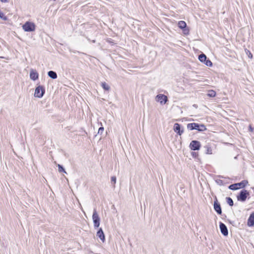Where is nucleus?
<instances>
[{
  "mask_svg": "<svg viewBox=\"0 0 254 254\" xmlns=\"http://www.w3.org/2000/svg\"><path fill=\"white\" fill-rule=\"evenodd\" d=\"M155 100L161 105H164L168 101V98L164 94H158L156 96Z\"/></svg>",
  "mask_w": 254,
  "mask_h": 254,
  "instance_id": "nucleus-5",
  "label": "nucleus"
},
{
  "mask_svg": "<svg viewBox=\"0 0 254 254\" xmlns=\"http://www.w3.org/2000/svg\"><path fill=\"white\" fill-rule=\"evenodd\" d=\"M45 93L44 87L42 86H38L36 89L34 93V96L36 97L41 98Z\"/></svg>",
  "mask_w": 254,
  "mask_h": 254,
  "instance_id": "nucleus-4",
  "label": "nucleus"
},
{
  "mask_svg": "<svg viewBox=\"0 0 254 254\" xmlns=\"http://www.w3.org/2000/svg\"><path fill=\"white\" fill-rule=\"evenodd\" d=\"M205 148L206 149V153L208 154H212V151L211 147H210L209 146L206 145L205 146Z\"/></svg>",
  "mask_w": 254,
  "mask_h": 254,
  "instance_id": "nucleus-22",
  "label": "nucleus"
},
{
  "mask_svg": "<svg viewBox=\"0 0 254 254\" xmlns=\"http://www.w3.org/2000/svg\"><path fill=\"white\" fill-rule=\"evenodd\" d=\"M249 195V192L245 190H243L241 191L239 195L237 196V199L241 201H245L247 197V196Z\"/></svg>",
  "mask_w": 254,
  "mask_h": 254,
  "instance_id": "nucleus-6",
  "label": "nucleus"
},
{
  "mask_svg": "<svg viewBox=\"0 0 254 254\" xmlns=\"http://www.w3.org/2000/svg\"><path fill=\"white\" fill-rule=\"evenodd\" d=\"M206 59V56L203 54L200 55L198 57L199 60L202 63H204Z\"/></svg>",
  "mask_w": 254,
  "mask_h": 254,
  "instance_id": "nucleus-17",
  "label": "nucleus"
},
{
  "mask_svg": "<svg viewBox=\"0 0 254 254\" xmlns=\"http://www.w3.org/2000/svg\"><path fill=\"white\" fill-rule=\"evenodd\" d=\"M48 75L52 79H56L57 78V74L56 72L51 70L48 72Z\"/></svg>",
  "mask_w": 254,
  "mask_h": 254,
  "instance_id": "nucleus-15",
  "label": "nucleus"
},
{
  "mask_svg": "<svg viewBox=\"0 0 254 254\" xmlns=\"http://www.w3.org/2000/svg\"><path fill=\"white\" fill-rule=\"evenodd\" d=\"M216 95V92L214 90H209L207 94V96L210 97H214Z\"/></svg>",
  "mask_w": 254,
  "mask_h": 254,
  "instance_id": "nucleus-19",
  "label": "nucleus"
},
{
  "mask_svg": "<svg viewBox=\"0 0 254 254\" xmlns=\"http://www.w3.org/2000/svg\"><path fill=\"white\" fill-rule=\"evenodd\" d=\"M39 74L34 69H31L30 72V77L33 80H36L38 78Z\"/></svg>",
  "mask_w": 254,
  "mask_h": 254,
  "instance_id": "nucleus-10",
  "label": "nucleus"
},
{
  "mask_svg": "<svg viewBox=\"0 0 254 254\" xmlns=\"http://www.w3.org/2000/svg\"><path fill=\"white\" fill-rule=\"evenodd\" d=\"M226 201H227V203L231 206H233L234 203H233V200H232V199L230 197H226Z\"/></svg>",
  "mask_w": 254,
  "mask_h": 254,
  "instance_id": "nucleus-20",
  "label": "nucleus"
},
{
  "mask_svg": "<svg viewBox=\"0 0 254 254\" xmlns=\"http://www.w3.org/2000/svg\"><path fill=\"white\" fill-rule=\"evenodd\" d=\"M214 209L218 214H221V207L220 204L218 202L216 197H215V201L214 202Z\"/></svg>",
  "mask_w": 254,
  "mask_h": 254,
  "instance_id": "nucleus-8",
  "label": "nucleus"
},
{
  "mask_svg": "<svg viewBox=\"0 0 254 254\" xmlns=\"http://www.w3.org/2000/svg\"><path fill=\"white\" fill-rule=\"evenodd\" d=\"M58 167H59V172H62V171H64V173H66V172L64 171V168L61 166L60 165H58Z\"/></svg>",
  "mask_w": 254,
  "mask_h": 254,
  "instance_id": "nucleus-26",
  "label": "nucleus"
},
{
  "mask_svg": "<svg viewBox=\"0 0 254 254\" xmlns=\"http://www.w3.org/2000/svg\"><path fill=\"white\" fill-rule=\"evenodd\" d=\"M0 17L2 19H3V20H7V17H6V16H5L4 15V14L2 12H0Z\"/></svg>",
  "mask_w": 254,
  "mask_h": 254,
  "instance_id": "nucleus-25",
  "label": "nucleus"
},
{
  "mask_svg": "<svg viewBox=\"0 0 254 254\" xmlns=\"http://www.w3.org/2000/svg\"><path fill=\"white\" fill-rule=\"evenodd\" d=\"M248 225L249 226H253L254 225V213H252L248 221Z\"/></svg>",
  "mask_w": 254,
  "mask_h": 254,
  "instance_id": "nucleus-14",
  "label": "nucleus"
},
{
  "mask_svg": "<svg viewBox=\"0 0 254 254\" xmlns=\"http://www.w3.org/2000/svg\"><path fill=\"white\" fill-rule=\"evenodd\" d=\"M101 86L105 90L109 91L110 89V86L106 82H102Z\"/></svg>",
  "mask_w": 254,
  "mask_h": 254,
  "instance_id": "nucleus-18",
  "label": "nucleus"
},
{
  "mask_svg": "<svg viewBox=\"0 0 254 254\" xmlns=\"http://www.w3.org/2000/svg\"><path fill=\"white\" fill-rule=\"evenodd\" d=\"M187 127L190 130L195 129V123L188 124L187 125Z\"/></svg>",
  "mask_w": 254,
  "mask_h": 254,
  "instance_id": "nucleus-21",
  "label": "nucleus"
},
{
  "mask_svg": "<svg viewBox=\"0 0 254 254\" xmlns=\"http://www.w3.org/2000/svg\"><path fill=\"white\" fill-rule=\"evenodd\" d=\"M0 1L2 2H7V0H0Z\"/></svg>",
  "mask_w": 254,
  "mask_h": 254,
  "instance_id": "nucleus-30",
  "label": "nucleus"
},
{
  "mask_svg": "<svg viewBox=\"0 0 254 254\" xmlns=\"http://www.w3.org/2000/svg\"><path fill=\"white\" fill-rule=\"evenodd\" d=\"M195 129L201 131L206 130V128L203 124L199 125L197 123H195Z\"/></svg>",
  "mask_w": 254,
  "mask_h": 254,
  "instance_id": "nucleus-13",
  "label": "nucleus"
},
{
  "mask_svg": "<svg viewBox=\"0 0 254 254\" xmlns=\"http://www.w3.org/2000/svg\"><path fill=\"white\" fill-rule=\"evenodd\" d=\"M249 129L251 131H253V128L251 126H250L249 127Z\"/></svg>",
  "mask_w": 254,
  "mask_h": 254,
  "instance_id": "nucleus-29",
  "label": "nucleus"
},
{
  "mask_svg": "<svg viewBox=\"0 0 254 254\" xmlns=\"http://www.w3.org/2000/svg\"><path fill=\"white\" fill-rule=\"evenodd\" d=\"M92 219L94 223V226L95 228H98L100 226V217L95 209H94Z\"/></svg>",
  "mask_w": 254,
  "mask_h": 254,
  "instance_id": "nucleus-3",
  "label": "nucleus"
},
{
  "mask_svg": "<svg viewBox=\"0 0 254 254\" xmlns=\"http://www.w3.org/2000/svg\"><path fill=\"white\" fill-rule=\"evenodd\" d=\"M183 31L185 34H188L189 33V30L186 28L183 29Z\"/></svg>",
  "mask_w": 254,
  "mask_h": 254,
  "instance_id": "nucleus-28",
  "label": "nucleus"
},
{
  "mask_svg": "<svg viewBox=\"0 0 254 254\" xmlns=\"http://www.w3.org/2000/svg\"><path fill=\"white\" fill-rule=\"evenodd\" d=\"M111 182L113 183V186L115 187V185L116 183V177L115 176H113L111 177Z\"/></svg>",
  "mask_w": 254,
  "mask_h": 254,
  "instance_id": "nucleus-24",
  "label": "nucleus"
},
{
  "mask_svg": "<svg viewBox=\"0 0 254 254\" xmlns=\"http://www.w3.org/2000/svg\"><path fill=\"white\" fill-rule=\"evenodd\" d=\"M220 229L221 233L224 236H226L228 235V232L227 228L224 223H221V222L220 223Z\"/></svg>",
  "mask_w": 254,
  "mask_h": 254,
  "instance_id": "nucleus-9",
  "label": "nucleus"
},
{
  "mask_svg": "<svg viewBox=\"0 0 254 254\" xmlns=\"http://www.w3.org/2000/svg\"><path fill=\"white\" fill-rule=\"evenodd\" d=\"M178 25L179 27L182 29H184L186 28L187 24L184 21H180L178 22Z\"/></svg>",
  "mask_w": 254,
  "mask_h": 254,
  "instance_id": "nucleus-16",
  "label": "nucleus"
},
{
  "mask_svg": "<svg viewBox=\"0 0 254 254\" xmlns=\"http://www.w3.org/2000/svg\"><path fill=\"white\" fill-rule=\"evenodd\" d=\"M97 236L100 238V239L103 242H104L105 241V235H104V232L102 230V229L101 228H100L99 230L98 231V232H97V234H96Z\"/></svg>",
  "mask_w": 254,
  "mask_h": 254,
  "instance_id": "nucleus-11",
  "label": "nucleus"
},
{
  "mask_svg": "<svg viewBox=\"0 0 254 254\" xmlns=\"http://www.w3.org/2000/svg\"><path fill=\"white\" fill-rule=\"evenodd\" d=\"M174 131L175 132H177L180 135H181L183 132V130H181L180 126L178 123H175L174 124Z\"/></svg>",
  "mask_w": 254,
  "mask_h": 254,
  "instance_id": "nucleus-12",
  "label": "nucleus"
},
{
  "mask_svg": "<svg viewBox=\"0 0 254 254\" xmlns=\"http://www.w3.org/2000/svg\"><path fill=\"white\" fill-rule=\"evenodd\" d=\"M248 184V182L246 180H244L239 183L230 185L229 186V189L232 190H236L240 188H244Z\"/></svg>",
  "mask_w": 254,
  "mask_h": 254,
  "instance_id": "nucleus-1",
  "label": "nucleus"
},
{
  "mask_svg": "<svg viewBox=\"0 0 254 254\" xmlns=\"http://www.w3.org/2000/svg\"><path fill=\"white\" fill-rule=\"evenodd\" d=\"M204 63L206 65L208 66H211L212 65V62L209 60H207V59Z\"/></svg>",
  "mask_w": 254,
  "mask_h": 254,
  "instance_id": "nucleus-23",
  "label": "nucleus"
},
{
  "mask_svg": "<svg viewBox=\"0 0 254 254\" xmlns=\"http://www.w3.org/2000/svg\"><path fill=\"white\" fill-rule=\"evenodd\" d=\"M104 130L103 127H100L98 129V133H102Z\"/></svg>",
  "mask_w": 254,
  "mask_h": 254,
  "instance_id": "nucleus-27",
  "label": "nucleus"
},
{
  "mask_svg": "<svg viewBox=\"0 0 254 254\" xmlns=\"http://www.w3.org/2000/svg\"><path fill=\"white\" fill-rule=\"evenodd\" d=\"M190 147L191 150H198L200 148V143L198 141L193 140L190 142Z\"/></svg>",
  "mask_w": 254,
  "mask_h": 254,
  "instance_id": "nucleus-7",
  "label": "nucleus"
},
{
  "mask_svg": "<svg viewBox=\"0 0 254 254\" xmlns=\"http://www.w3.org/2000/svg\"><path fill=\"white\" fill-rule=\"evenodd\" d=\"M249 57L251 59H252L253 57V55L251 53H250V54L249 55Z\"/></svg>",
  "mask_w": 254,
  "mask_h": 254,
  "instance_id": "nucleus-31",
  "label": "nucleus"
},
{
  "mask_svg": "<svg viewBox=\"0 0 254 254\" xmlns=\"http://www.w3.org/2000/svg\"><path fill=\"white\" fill-rule=\"evenodd\" d=\"M22 28L26 32H32L35 30V25L33 22L27 21L23 25Z\"/></svg>",
  "mask_w": 254,
  "mask_h": 254,
  "instance_id": "nucleus-2",
  "label": "nucleus"
}]
</instances>
